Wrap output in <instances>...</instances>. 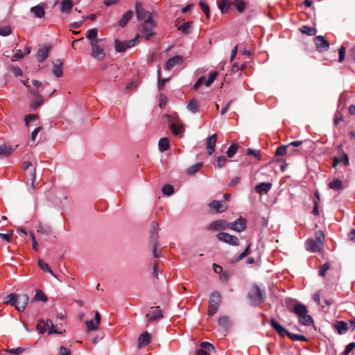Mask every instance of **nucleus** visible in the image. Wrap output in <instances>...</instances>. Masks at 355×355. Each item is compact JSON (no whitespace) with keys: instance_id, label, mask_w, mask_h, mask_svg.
<instances>
[{"instance_id":"f257e3e1","label":"nucleus","mask_w":355,"mask_h":355,"mask_svg":"<svg viewBox=\"0 0 355 355\" xmlns=\"http://www.w3.org/2000/svg\"><path fill=\"white\" fill-rule=\"evenodd\" d=\"M29 301V296L24 294L11 293L6 297V304L15 306L19 311H24Z\"/></svg>"},{"instance_id":"f03ea898","label":"nucleus","mask_w":355,"mask_h":355,"mask_svg":"<svg viewBox=\"0 0 355 355\" xmlns=\"http://www.w3.org/2000/svg\"><path fill=\"white\" fill-rule=\"evenodd\" d=\"M293 312L296 314L300 322L305 326H311L313 323V320L311 315L307 314V309L302 304H295L293 307Z\"/></svg>"},{"instance_id":"7ed1b4c3","label":"nucleus","mask_w":355,"mask_h":355,"mask_svg":"<svg viewBox=\"0 0 355 355\" xmlns=\"http://www.w3.org/2000/svg\"><path fill=\"white\" fill-rule=\"evenodd\" d=\"M221 296L217 291L211 293L209 300L208 317H212L218 310L220 304Z\"/></svg>"},{"instance_id":"20e7f679","label":"nucleus","mask_w":355,"mask_h":355,"mask_svg":"<svg viewBox=\"0 0 355 355\" xmlns=\"http://www.w3.org/2000/svg\"><path fill=\"white\" fill-rule=\"evenodd\" d=\"M155 26L156 22L153 19L143 22L141 25V32L142 33V36L145 37L146 40H150V38L154 35L153 29Z\"/></svg>"},{"instance_id":"39448f33","label":"nucleus","mask_w":355,"mask_h":355,"mask_svg":"<svg viewBox=\"0 0 355 355\" xmlns=\"http://www.w3.org/2000/svg\"><path fill=\"white\" fill-rule=\"evenodd\" d=\"M248 298L253 306L259 305L263 300L261 291L259 286L254 285L248 293Z\"/></svg>"},{"instance_id":"423d86ee","label":"nucleus","mask_w":355,"mask_h":355,"mask_svg":"<svg viewBox=\"0 0 355 355\" xmlns=\"http://www.w3.org/2000/svg\"><path fill=\"white\" fill-rule=\"evenodd\" d=\"M135 12L137 19L142 23L153 19V14L145 10L140 2H137L135 4Z\"/></svg>"},{"instance_id":"0eeeda50","label":"nucleus","mask_w":355,"mask_h":355,"mask_svg":"<svg viewBox=\"0 0 355 355\" xmlns=\"http://www.w3.org/2000/svg\"><path fill=\"white\" fill-rule=\"evenodd\" d=\"M90 46L92 48L90 54L92 58L98 61L103 60L105 57V53L103 47L101 46L98 44V42H96L94 41H92L90 42Z\"/></svg>"},{"instance_id":"6e6552de","label":"nucleus","mask_w":355,"mask_h":355,"mask_svg":"<svg viewBox=\"0 0 355 355\" xmlns=\"http://www.w3.org/2000/svg\"><path fill=\"white\" fill-rule=\"evenodd\" d=\"M139 36H136L135 38L130 40L129 41H119L118 40H115L114 41V49L116 52H123L125 51L128 48H131L134 46L137 40H138Z\"/></svg>"},{"instance_id":"1a4fd4ad","label":"nucleus","mask_w":355,"mask_h":355,"mask_svg":"<svg viewBox=\"0 0 355 355\" xmlns=\"http://www.w3.org/2000/svg\"><path fill=\"white\" fill-rule=\"evenodd\" d=\"M216 238L223 243H227L230 245L237 246L239 245V239L236 236L231 235L226 232H220L216 234Z\"/></svg>"},{"instance_id":"9d476101","label":"nucleus","mask_w":355,"mask_h":355,"mask_svg":"<svg viewBox=\"0 0 355 355\" xmlns=\"http://www.w3.org/2000/svg\"><path fill=\"white\" fill-rule=\"evenodd\" d=\"M210 209L213 210L215 213L220 214L227 209V205L225 201L212 200L208 204Z\"/></svg>"},{"instance_id":"9b49d317","label":"nucleus","mask_w":355,"mask_h":355,"mask_svg":"<svg viewBox=\"0 0 355 355\" xmlns=\"http://www.w3.org/2000/svg\"><path fill=\"white\" fill-rule=\"evenodd\" d=\"M101 320V314L96 311L94 316V320H89L85 321V324L88 331L97 330Z\"/></svg>"},{"instance_id":"f8f14e48","label":"nucleus","mask_w":355,"mask_h":355,"mask_svg":"<svg viewBox=\"0 0 355 355\" xmlns=\"http://www.w3.org/2000/svg\"><path fill=\"white\" fill-rule=\"evenodd\" d=\"M229 223L224 220H216L211 222L207 226V229L211 231L225 230L228 228Z\"/></svg>"},{"instance_id":"ddd939ff","label":"nucleus","mask_w":355,"mask_h":355,"mask_svg":"<svg viewBox=\"0 0 355 355\" xmlns=\"http://www.w3.org/2000/svg\"><path fill=\"white\" fill-rule=\"evenodd\" d=\"M246 227V220L240 217L233 223H229L228 228L238 232H243Z\"/></svg>"},{"instance_id":"4468645a","label":"nucleus","mask_w":355,"mask_h":355,"mask_svg":"<svg viewBox=\"0 0 355 355\" xmlns=\"http://www.w3.org/2000/svg\"><path fill=\"white\" fill-rule=\"evenodd\" d=\"M30 92L34 96V100L30 105V107L33 110L37 109L44 102V98L37 92L31 90Z\"/></svg>"},{"instance_id":"2eb2a0df","label":"nucleus","mask_w":355,"mask_h":355,"mask_svg":"<svg viewBox=\"0 0 355 355\" xmlns=\"http://www.w3.org/2000/svg\"><path fill=\"white\" fill-rule=\"evenodd\" d=\"M182 62V57L180 55H175L169 58L165 63L164 68L166 70H171L175 65L180 64Z\"/></svg>"},{"instance_id":"dca6fc26","label":"nucleus","mask_w":355,"mask_h":355,"mask_svg":"<svg viewBox=\"0 0 355 355\" xmlns=\"http://www.w3.org/2000/svg\"><path fill=\"white\" fill-rule=\"evenodd\" d=\"M151 311H149L148 313L146 314V318H148L149 322H153L157 319H160L163 317L162 311L159 309V306L156 308L151 307Z\"/></svg>"},{"instance_id":"f3484780","label":"nucleus","mask_w":355,"mask_h":355,"mask_svg":"<svg viewBox=\"0 0 355 355\" xmlns=\"http://www.w3.org/2000/svg\"><path fill=\"white\" fill-rule=\"evenodd\" d=\"M218 324L223 329L228 331L233 325L232 320L228 316H221L218 319Z\"/></svg>"},{"instance_id":"a211bd4d","label":"nucleus","mask_w":355,"mask_h":355,"mask_svg":"<svg viewBox=\"0 0 355 355\" xmlns=\"http://www.w3.org/2000/svg\"><path fill=\"white\" fill-rule=\"evenodd\" d=\"M315 43L317 49L320 51H327V49H329V46L327 41H326L324 40V38L321 35L317 36L315 38Z\"/></svg>"},{"instance_id":"6ab92c4d","label":"nucleus","mask_w":355,"mask_h":355,"mask_svg":"<svg viewBox=\"0 0 355 355\" xmlns=\"http://www.w3.org/2000/svg\"><path fill=\"white\" fill-rule=\"evenodd\" d=\"M216 144V134L209 136L207 139V149L209 155H212L215 150Z\"/></svg>"},{"instance_id":"aec40b11","label":"nucleus","mask_w":355,"mask_h":355,"mask_svg":"<svg viewBox=\"0 0 355 355\" xmlns=\"http://www.w3.org/2000/svg\"><path fill=\"white\" fill-rule=\"evenodd\" d=\"M30 12L33 13V16L36 18H43L45 15L44 7L42 4H38L31 7Z\"/></svg>"},{"instance_id":"412c9836","label":"nucleus","mask_w":355,"mask_h":355,"mask_svg":"<svg viewBox=\"0 0 355 355\" xmlns=\"http://www.w3.org/2000/svg\"><path fill=\"white\" fill-rule=\"evenodd\" d=\"M62 65L63 61L62 60H57L55 62H53L52 71L56 77L60 78L62 76Z\"/></svg>"},{"instance_id":"4be33fe9","label":"nucleus","mask_w":355,"mask_h":355,"mask_svg":"<svg viewBox=\"0 0 355 355\" xmlns=\"http://www.w3.org/2000/svg\"><path fill=\"white\" fill-rule=\"evenodd\" d=\"M272 187V184L270 182H261L256 185L255 190L259 194H265L269 191Z\"/></svg>"},{"instance_id":"5701e85b","label":"nucleus","mask_w":355,"mask_h":355,"mask_svg":"<svg viewBox=\"0 0 355 355\" xmlns=\"http://www.w3.org/2000/svg\"><path fill=\"white\" fill-rule=\"evenodd\" d=\"M306 249L311 252L319 251L322 246L313 239H308L305 243Z\"/></svg>"},{"instance_id":"b1692460","label":"nucleus","mask_w":355,"mask_h":355,"mask_svg":"<svg viewBox=\"0 0 355 355\" xmlns=\"http://www.w3.org/2000/svg\"><path fill=\"white\" fill-rule=\"evenodd\" d=\"M270 324L272 328L281 336H284L287 335L288 331L284 329L280 324H279L275 320H270Z\"/></svg>"},{"instance_id":"393cba45","label":"nucleus","mask_w":355,"mask_h":355,"mask_svg":"<svg viewBox=\"0 0 355 355\" xmlns=\"http://www.w3.org/2000/svg\"><path fill=\"white\" fill-rule=\"evenodd\" d=\"M150 341V334L147 331L142 333L138 339V347L140 348L148 345Z\"/></svg>"},{"instance_id":"a878e982","label":"nucleus","mask_w":355,"mask_h":355,"mask_svg":"<svg viewBox=\"0 0 355 355\" xmlns=\"http://www.w3.org/2000/svg\"><path fill=\"white\" fill-rule=\"evenodd\" d=\"M73 6L71 0H63L60 3V10L63 13L68 14L71 12Z\"/></svg>"},{"instance_id":"bb28decb","label":"nucleus","mask_w":355,"mask_h":355,"mask_svg":"<svg viewBox=\"0 0 355 355\" xmlns=\"http://www.w3.org/2000/svg\"><path fill=\"white\" fill-rule=\"evenodd\" d=\"M98 35V30L96 28H92L87 31L86 33V38L89 40V43L92 41H94L96 42H99L101 40L97 37Z\"/></svg>"},{"instance_id":"cd10ccee","label":"nucleus","mask_w":355,"mask_h":355,"mask_svg":"<svg viewBox=\"0 0 355 355\" xmlns=\"http://www.w3.org/2000/svg\"><path fill=\"white\" fill-rule=\"evenodd\" d=\"M44 325L46 328H49V334H61L62 332L64 331V330H60L56 329L54 327L53 322L51 320H47L46 321L44 320Z\"/></svg>"},{"instance_id":"c85d7f7f","label":"nucleus","mask_w":355,"mask_h":355,"mask_svg":"<svg viewBox=\"0 0 355 355\" xmlns=\"http://www.w3.org/2000/svg\"><path fill=\"white\" fill-rule=\"evenodd\" d=\"M49 53V47H44L38 50L37 51V60L40 62H42L48 57Z\"/></svg>"},{"instance_id":"c756f323","label":"nucleus","mask_w":355,"mask_h":355,"mask_svg":"<svg viewBox=\"0 0 355 355\" xmlns=\"http://www.w3.org/2000/svg\"><path fill=\"white\" fill-rule=\"evenodd\" d=\"M133 15V12L130 10L127 11L123 14L121 19L119 21V26L121 27H124L126 26L129 20L132 18Z\"/></svg>"},{"instance_id":"7c9ffc66","label":"nucleus","mask_w":355,"mask_h":355,"mask_svg":"<svg viewBox=\"0 0 355 355\" xmlns=\"http://www.w3.org/2000/svg\"><path fill=\"white\" fill-rule=\"evenodd\" d=\"M232 4V2L230 0H222L218 3V8L222 13H225L229 11Z\"/></svg>"},{"instance_id":"2f4dec72","label":"nucleus","mask_w":355,"mask_h":355,"mask_svg":"<svg viewBox=\"0 0 355 355\" xmlns=\"http://www.w3.org/2000/svg\"><path fill=\"white\" fill-rule=\"evenodd\" d=\"M15 148L11 146L6 145L0 146V157H7L10 155L13 151Z\"/></svg>"},{"instance_id":"473e14b6","label":"nucleus","mask_w":355,"mask_h":355,"mask_svg":"<svg viewBox=\"0 0 355 355\" xmlns=\"http://www.w3.org/2000/svg\"><path fill=\"white\" fill-rule=\"evenodd\" d=\"M170 128L174 135H178L183 132L184 131V128L182 125L177 124L175 123H171L170 124Z\"/></svg>"},{"instance_id":"72a5a7b5","label":"nucleus","mask_w":355,"mask_h":355,"mask_svg":"<svg viewBox=\"0 0 355 355\" xmlns=\"http://www.w3.org/2000/svg\"><path fill=\"white\" fill-rule=\"evenodd\" d=\"M328 186L330 189L338 191L342 189L343 182L339 179H334L329 182Z\"/></svg>"},{"instance_id":"f704fd0d","label":"nucleus","mask_w":355,"mask_h":355,"mask_svg":"<svg viewBox=\"0 0 355 355\" xmlns=\"http://www.w3.org/2000/svg\"><path fill=\"white\" fill-rule=\"evenodd\" d=\"M159 149L161 152H164L168 149L169 142L166 137L161 138L159 141Z\"/></svg>"},{"instance_id":"c9c22d12","label":"nucleus","mask_w":355,"mask_h":355,"mask_svg":"<svg viewBox=\"0 0 355 355\" xmlns=\"http://www.w3.org/2000/svg\"><path fill=\"white\" fill-rule=\"evenodd\" d=\"M187 109L192 113H196L198 112V101L195 99V98H193L191 99L187 106Z\"/></svg>"},{"instance_id":"e433bc0d","label":"nucleus","mask_w":355,"mask_h":355,"mask_svg":"<svg viewBox=\"0 0 355 355\" xmlns=\"http://www.w3.org/2000/svg\"><path fill=\"white\" fill-rule=\"evenodd\" d=\"M38 265L42 270L49 272V274L57 278L56 275H55L53 272L49 265L46 263L44 262L42 259L39 260Z\"/></svg>"},{"instance_id":"4c0bfd02","label":"nucleus","mask_w":355,"mask_h":355,"mask_svg":"<svg viewBox=\"0 0 355 355\" xmlns=\"http://www.w3.org/2000/svg\"><path fill=\"white\" fill-rule=\"evenodd\" d=\"M232 4L239 12H242L245 8V3L243 0H234Z\"/></svg>"},{"instance_id":"58836bf2","label":"nucleus","mask_w":355,"mask_h":355,"mask_svg":"<svg viewBox=\"0 0 355 355\" xmlns=\"http://www.w3.org/2000/svg\"><path fill=\"white\" fill-rule=\"evenodd\" d=\"M300 31L302 33L306 34L307 35H310V36L314 35L317 33V31L315 28H311V27H309L307 26H302V28H300Z\"/></svg>"},{"instance_id":"ea45409f","label":"nucleus","mask_w":355,"mask_h":355,"mask_svg":"<svg viewBox=\"0 0 355 355\" xmlns=\"http://www.w3.org/2000/svg\"><path fill=\"white\" fill-rule=\"evenodd\" d=\"M336 329L340 334H342L347 330V324L343 321H339L336 324Z\"/></svg>"},{"instance_id":"a19ab883","label":"nucleus","mask_w":355,"mask_h":355,"mask_svg":"<svg viewBox=\"0 0 355 355\" xmlns=\"http://www.w3.org/2000/svg\"><path fill=\"white\" fill-rule=\"evenodd\" d=\"M34 300H38V301L46 302L48 300V297L46 295V294L41 290H36Z\"/></svg>"},{"instance_id":"79ce46f5","label":"nucleus","mask_w":355,"mask_h":355,"mask_svg":"<svg viewBox=\"0 0 355 355\" xmlns=\"http://www.w3.org/2000/svg\"><path fill=\"white\" fill-rule=\"evenodd\" d=\"M227 162V159L225 156H218L216 159L215 167L222 168L225 165Z\"/></svg>"},{"instance_id":"37998d69","label":"nucleus","mask_w":355,"mask_h":355,"mask_svg":"<svg viewBox=\"0 0 355 355\" xmlns=\"http://www.w3.org/2000/svg\"><path fill=\"white\" fill-rule=\"evenodd\" d=\"M160 67L158 68L157 70V80H158V89L159 90L162 89L164 87L165 83L168 80V78L162 79L160 76Z\"/></svg>"},{"instance_id":"c03bdc74","label":"nucleus","mask_w":355,"mask_h":355,"mask_svg":"<svg viewBox=\"0 0 355 355\" xmlns=\"http://www.w3.org/2000/svg\"><path fill=\"white\" fill-rule=\"evenodd\" d=\"M239 146L236 144H232L227 150V155L228 157H232L237 151Z\"/></svg>"},{"instance_id":"a18cd8bd","label":"nucleus","mask_w":355,"mask_h":355,"mask_svg":"<svg viewBox=\"0 0 355 355\" xmlns=\"http://www.w3.org/2000/svg\"><path fill=\"white\" fill-rule=\"evenodd\" d=\"M202 164L201 162L197 163V164L191 166V167H189L187 169V173L190 175H193L194 173H196V172H198L200 170V168L202 167Z\"/></svg>"},{"instance_id":"49530a36","label":"nucleus","mask_w":355,"mask_h":355,"mask_svg":"<svg viewBox=\"0 0 355 355\" xmlns=\"http://www.w3.org/2000/svg\"><path fill=\"white\" fill-rule=\"evenodd\" d=\"M162 192L164 194H165L168 196H170L174 193V189H173V186H171L170 184H165L162 187Z\"/></svg>"},{"instance_id":"de8ad7c7","label":"nucleus","mask_w":355,"mask_h":355,"mask_svg":"<svg viewBox=\"0 0 355 355\" xmlns=\"http://www.w3.org/2000/svg\"><path fill=\"white\" fill-rule=\"evenodd\" d=\"M217 74L218 73L216 71H212L209 73L208 80H205V84L207 87L210 86L214 83L217 76Z\"/></svg>"},{"instance_id":"09e8293b","label":"nucleus","mask_w":355,"mask_h":355,"mask_svg":"<svg viewBox=\"0 0 355 355\" xmlns=\"http://www.w3.org/2000/svg\"><path fill=\"white\" fill-rule=\"evenodd\" d=\"M11 33V28L9 26L0 27V35L5 37L10 35Z\"/></svg>"},{"instance_id":"8fccbe9b","label":"nucleus","mask_w":355,"mask_h":355,"mask_svg":"<svg viewBox=\"0 0 355 355\" xmlns=\"http://www.w3.org/2000/svg\"><path fill=\"white\" fill-rule=\"evenodd\" d=\"M200 6L201 10L205 14L206 17H209L210 12L209 6L204 1H200Z\"/></svg>"},{"instance_id":"3c124183","label":"nucleus","mask_w":355,"mask_h":355,"mask_svg":"<svg viewBox=\"0 0 355 355\" xmlns=\"http://www.w3.org/2000/svg\"><path fill=\"white\" fill-rule=\"evenodd\" d=\"M200 346L202 347L201 349H203L205 351L206 350L211 351V352H214L215 351L214 346L212 344H211L210 343L202 342L200 343Z\"/></svg>"},{"instance_id":"603ef678","label":"nucleus","mask_w":355,"mask_h":355,"mask_svg":"<svg viewBox=\"0 0 355 355\" xmlns=\"http://www.w3.org/2000/svg\"><path fill=\"white\" fill-rule=\"evenodd\" d=\"M288 146L287 145H282L277 148L276 150V155L277 156H282L284 155L286 153V150Z\"/></svg>"},{"instance_id":"864d4df0","label":"nucleus","mask_w":355,"mask_h":355,"mask_svg":"<svg viewBox=\"0 0 355 355\" xmlns=\"http://www.w3.org/2000/svg\"><path fill=\"white\" fill-rule=\"evenodd\" d=\"M287 336L293 340H306V338L302 335H298L288 332Z\"/></svg>"},{"instance_id":"5fc2aeb1","label":"nucleus","mask_w":355,"mask_h":355,"mask_svg":"<svg viewBox=\"0 0 355 355\" xmlns=\"http://www.w3.org/2000/svg\"><path fill=\"white\" fill-rule=\"evenodd\" d=\"M315 237L317 240V243H319L321 246L323 245V240L324 238V235L322 232L318 231L315 232Z\"/></svg>"},{"instance_id":"6e6d98bb","label":"nucleus","mask_w":355,"mask_h":355,"mask_svg":"<svg viewBox=\"0 0 355 355\" xmlns=\"http://www.w3.org/2000/svg\"><path fill=\"white\" fill-rule=\"evenodd\" d=\"M37 232L45 235H49L51 232V230L49 227H44L42 225H40L37 227Z\"/></svg>"},{"instance_id":"4d7b16f0","label":"nucleus","mask_w":355,"mask_h":355,"mask_svg":"<svg viewBox=\"0 0 355 355\" xmlns=\"http://www.w3.org/2000/svg\"><path fill=\"white\" fill-rule=\"evenodd\" d=\"M38 118V116L37 114H28L25 116V123H26V125H29V123L31 121H33V120H37Z\"/></svg>"},{"instance_id":"13d9d810","label":"nucleus","mask_w":355,"mask_h":355,"mask_svg":"<svg viewBox=\"0 0 355 355\" xmlns=\"http://www.w3.org/2000/svg\"><path fill=\"white\" fill-rule=\"evenodd\" d=\"M25 349L23 348V347H17L16 349H7L6 351L9 353V354H15V355H19L21 354L23 352H24Z\"/></svg>"},{"instance_id":"bf43d9fd","label":"nucleus","mask_w":355,"mask_h":355,"mask_svg":"<svg viewBox=\"0 0 355 355\" xmlns=\"http://www.w3.org/2000/svg\"><path fill=\"white\" fill-rule=\"evenodd\" d=\"M339 164L343 163L345 166L349 165V159L347 154L343 152L342 156L338 157Z\"/></svg>"},{"instance_id":"052dcab7","label":"nucleus","mask_w":355,"mask_h":355,"mask_svg":"<svg viewBox=\"0 0 355 355\" xmlns=\"http://www.w3.org/2000/svg\"><path fill=\"white\" fill-rule=\"evenodd\" d=\"M355 347V343H350L349 344H348L344 352H343V355H348Z\"/></svg>"},{"instance_id":"680f3d73","label":"nucleus","mask_w":355,"mask_h":355,"mask_svg":"<svg viewBox=\"0 0 355 355\" xmlns=\"http://www.w3.org/2000/svg\"><path fill=\"white\" fill-rule=\"evenodd\" d=\"M24 56V54L21 52V50H16V53L12 55L11 60L15 62L19 59H21Z\"/></svg>"},{"instance_id":"e2e57ef3","label":"nucleus","mask_w":355,"mask_h":355,"mask_svg":"<svg viewBox=\"0 0 355 355\" xmlns=\"http://www.w3.org/2000/svg\"><path fill=\"white\" fill-rule=\"evenodd\" d=\"M37 329L40 334H43L46 331V328L44 325V320H40L37 325Z\"/></svg>"},{"instance_id":"0e129e2a","label":"nucleus","mask_w":355,"mask_h":355,"mask_svg":"<svg viewBox=\"0 0 355 355\" xmlns=\"http://www.w3.org/2000/svg\"><path fill=\"white\" fill-rule=\"evenodd\" d=\"M338 54H339L338 62H342L344 60L345 57V49L343 46H341L338 49Z\"/></svg>"},{"instance_id":"69168bd1","label":"nucleus","mask_w":355,"mask_h":355,"mask_svg":"<svg viewBox=\"0 0 355 355\" xmlns=\"http://www.w3.org/2000/svg\"><path fill=\"white\" fill-rule=\"evenodd\" d=\"M191 26V22L187 21L184 23L182 25H181L179 28V29L184 33H188V30Z\"/></svg>"},{"instance_id":"338daca9","label":"nucleus","mask_w":355,"mask_h":355,"mask_svg":"<svg viewBox=\"0 0 355 355\" xmlns=\"http://www.w3.org/2000/svg\"><path fill=\"white\" fill-rule=\"evenodd\" d=\"M150 229H151L152 234H157L158 233V231H159V225H158V223L157 222H155V221H153L150 223Z\"/></svg>"},{"instance_id":"774afa93","label":"nucleus","mask_w":355,"mask_h":355,"mask_svg":"<svg viewBox=\"0 0 355 355\" xmlns=\"http://www.w3.org/2000/svg\"><path fill=\"white\" fill-rule=\"evenodd\" d=\"M59 355H71V352L65 347L61 346L59 348Z\"/></svg>"}]
</instances>
